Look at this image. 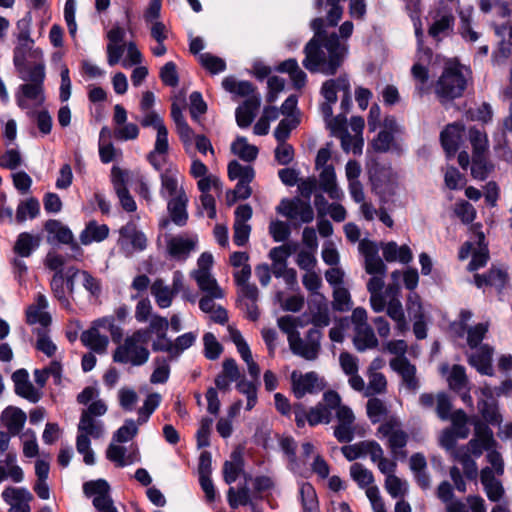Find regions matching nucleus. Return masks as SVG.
I'll return each instance as SVG.
<instances>
[{"label":"nucleus","mask_w":512,"mask_h":512,"mask_svg":"<svg viewBox=\"0 0 512 512\" xmlns=\"http://www.w3.org/2000/svg\"><path fill=\"white\" fill-rule=\"evenodd\" d=\"M345 0H326L328 8L325 18L317 17L311 21L314 36L304 48L303 66L311 73L320 72L324 75H334L341 67L349 53L348 39L351 37L354 25L345 21L339 27V34L328 33L325 26L335 27L343 15L341 2Z\"/></svg>","instance_id":"obj_1"},{"label":"nucleus","mask_w":512,"mask_h":512,"mask_svg":"<svg viewBox=\"0 0 512 512\" xmlns=\"http://www.w3.org/2000/svg\"><path fill=\"white\" fill-rule=\"evenodd\" d=\"M471 78L469 68L457 61H449L434 84V92L442 104L463 96Z\"/></svg>","instance_id":"obj_2"},{"label":"nucleus","mask_w":512,"mask_h":512,"mask_svg":"<svg viewBox=\"0 0 512 512\" xmlns=\"http://www.w3.org/2000/svg\"><path fill=\"white\" fill-rule=\"evenodd\" d=\"M149 331L137 329L127 335L116 347L112 358L115 363L140 367L146 364L150 357L148 349Z\"/></svg>","instance_id":"obj_3"},{"label":"nucleus","mask_w":512,"mask_h":512,"mask_svg":"<svg viewBox=\"0 0 512 512\" xmlns=\"http://www.w3.org/2000/svg\"><path fill=\"white\" fill-rule=\"evenodd\" d=\"M77 430V452L83 455V461L86 465H94L95 456L93 450L91 449L90 437L93 439H100L103 437L105 433L104 423L100 419H92L88 418L87 415H81Z\"/></svg>","instance_id":"obj_4"},{"label":"nucleus","mask_w":512,"mask_h":512,"mask_svg":"<svg viewBox=\"0 0 512 512\" xmlns=\"http://www.w3.org/2000/svg\"><path fill=\"white\" fill-rule=\"evenodd\" d=\"M228 177L230 180H238L235 188L226 193L228 205H233L237 200H246L252 194L250 183L255 178V170L250 165H242L233 160L228 164Z\"/></svg>","instance_id":"obj_5"},{"label":"nucleus","mask_w":512,"mask_h":512,"mask_svg":"<svg viewBox=\"0 0 512 512\" xmlns=\"http://www.w3.org/2000/svg\"><path fill=\"white\" fill-rule=\"evenodd\" d=\"M376 435L379 439L386 440V445L394 459L406 458L407 452L404 448L408 443L409 435L397 418L391 417L381 423Z\"/></svg>","instance_id":"obj_6"},{"label":"nucleus","mask_w":512,"mask_h":512,"mask_svg":"<svg viewBox=\"0 0 512 512\" xmlns=\"http://www.w3.org/2000/svg\"><path fill=\"white\" fill-rule=\"evenodd\" d=\"M455 17L452 9L441 3L429 12L428 35L440 42L454 32Z\"/></svg>","instance_id":"obj_7"},{"label":"nucleus","mask_w":512,"mask_h":512,"mask_svg":"<svg viewBox=\"0 0 512 512\" xmlns=\"http://www.w3.org/2000/svg\"><path fill=\"white\" fill-rule=\"evenodd\" d=\"M296 245L284 244L274 247L269 252V258L272 261L271 271L276 278H283L285 283L293 287L297 284V272L293 268H288L287 260L295 250Z\"/></svg>","instance_id":"obj_8"},{"label":"nucleus","mask_w":512,"mask_h":512,"mask_svg":"<svg viewBox=\"0 0 512 512\" xmlns=\"http://www.w3.org/2000/svg\"><path fill=\"white\" fill-rule=\"evenodd\" d=\"M322 331L310 328L302 338L300 333L290 340L289 348L294 355L307 361H314L321 351Z\"/></svg>","instance_id":"obj_9"},{"label":"nucleus","mask_w":512,"mask_h":512,"mask_svg":"<svg viewBox=\"0 0 512 512\" xmlns=\"http://www.w3.org/2000/svg\"><path fill=\"white\" fill-rule=\"evenodd\" d=\"M117 245L125 257H131L134 253L146 249L147 238L137 229L136 224L130 221L120 228Z\"/></svg>","instance_id":"obj_10"},{"label":"nucleus","mask_w":512,"mask_h":512,"mask_svg":"<svg viewBox=\"0 0 512 512\" xmlns=\"http://www.w3.org/2000/svg\"><path fill=\"white\" fill-rule=\"evenodd\" d=\"M290 380L292 392L298 399L307 394H317L326 386L325 380L315 371L302 373L294 370L290 375Z\"/></svg>","instance_id":"obj_11"},{"label":"nucleus","mask_w":512,"mask_h":512,"mask_svg":"<svg viewBox=\"0 0 512 512\" xmlns=\"http://www.w3.org/2000/svg\"><path fill=\"white\" fill-rule=\"evenodd\" d=\"M277 212L297 224L311 223L314 219V211L309 201L300 198L283 199Z\"/></svg>","instance_id":"obj_12"},{"label":"nucleus","mask_w":512,"mask_h":512,"mask_svg":"<svg viewBox=\"0 0 512 512\" xmlns=\"http://www.w3.org/2000/svg\"><path fill=\"white\" fill-rule=\"evenodd\" d=\"M109 491V484L103 479L89 481L83 485L84 494L88 497H94L93 506L98 512H118Z\"/></svg>","instance_id":"obj_13"},{"label":"nucleus","mask_w":512,"mask_h":512,"mask_svg":"<svg viewBox=\"0 0 512 512\" xmlns=\"http://www.w3.org/2000/svg\"><path fill=\"white\" fill-rule=\"evenodd\" d=\"M474 436L465 445L472 455L476 458L483 454V451H489L491 448H496L497 441L494 439L493 431L487 424L482 423L480 420L473 421Z\"/></svg>","instance_id":"obj_14"},{"label":"nucleus","mask_w":512,"mask_h":512,"mask_svg":"<svg viewBox=\"0 0 512 512\" xmlns=\"http://www.w3.org/2000/svg\"><path fill=\"white\" fill-rule=\"evenodd\" d=\"M197 243L198 238L196 235L183 233L170 236L166 241V248L172 259L184 261L195 250Z\"/></svg>","instance_id":"obj_15"},{"label":"nucleus","mask_w":512,"mask_h":512,"mask_svg":"<svg viewBox=\"0 0 512 512\" xmlns=\"http://www.w3.org/2000/svg\"><path fill=\"white\" fill-rule=\"evenodd\" d=\"M128 172L118 166L111 169V182L122 208L127 212H135L137 205L127 189Z\"/></svg>","instance_id":"obj_16"},{"label":"nucleus","mask_w":512,"mask_h":512,"mask_svg":"<svg viewBox=\"0 0 512 512\" xmlns=\"http://www.w3.org/2000/svg\"><path fill=\"white\" fill-rule=\"evenodd\" d=\"M337 425L333 435L340 443L351 442L354 438L356 426L355 415L348 406L339 407L336 411Z\"/></svg>","instance_id":"obj_17"},{"label":"nucleus","mask_w":512,"mask_h":512,"mask_svg":"<svg viewBox=\"0 0 512 512\" xmlns=\"http://www.w3.org/2000/svg\"><path fill=\"white\" fill-rule=\"evenodd\" d=\"M106 458L117 467H125L140 462L141 456L137 446L124 447L111 443L106 450Z\"/></svg>","instance_id":"obj_18"},{"label":"nucleus","mask_w":512,"mask_h":512,"mask_svg":"<svg viewBox=\"0 0 512 512\" xmlns=\"http://www.w3.org/2000/svg\"><path fill=\"white\" fill-rule=\"evenodd\" d=\"M389 365L393 371L399 374L406 389L416 392L420 383L416 376V367L406 357H394Z\"/></svg>","instance_id":"obj_19"},{"label":"nucleus","mask_w":512,"mask_h":512,"mask_svg":"<svg viewBox=\"0 0 512 512\" xmlns=\"http://www.w3.org/2000/svg\"><path fill=\"white\" fill-rule=\"evenodd\" d=\"M468 354V363L474 367L480 374L492 376L494 371L492 367L493 347L483 344Z\"/></svg>","instance_id":"obj_20"},{"label":"nucleus","mask_w":512,"mask_h":512,"mask_svg":"<svg viewBox=\"0 0 512 512\" xmlns=\"http://www.w3.org/2000/svg\"><path fill=\"white\" fill-rule=\"evenodd\" d=\"M181 175L176 168H168L161 173V189L160 195L165 199L179 197L186 194L182 184L180 183Z\"/></svg>","instance_id":"obj_21"},{"label":"nucleus","mask_w":512,"mask_h":512,"mask_svg":"<svg viewBox=\"0 0 512 512\" xmlns=\"http://www.w3.org/2000/svg\"><path fill=\"white\" fill-rule=\"evenodd\" d=\"M2 498L10 505L8 512H30L28 501L32 495L26 488L8 487L3 490Z\"/></svg>","instance_id":"obj_22"},{"label":"nucleus","mask_w":512,"mask_h":512,"mask_svg":"<svg viewBox=\"0 0 512 512\" xmlns=\"http://www.w3.org/2000/svg\"><path fill=\"white\" fill-rule=\"evenodd\" d=\"M15 393L32 403L40 400L41 393L37 390L29 380L28 372L25 369H19L12 374Z\"/></svg>","instance_id":"obj_23"},{"label":"nucleus","mask_w":512,"mask_h":512,"mask_svg":"<svg viewBox=\"0 0 512 512\" xmlns=\"http://www.w3.org/2000/svg\"><path fill=\"white\" fill-rule=\"evenodd\" d=\"M0 419L9 434L16 436L22 431L27 420V415L18 407L8 406L1 413Z\"/></svg>","instance_id":"obj_24"},{"label":"nucleus","mask_w":512,"mask_h":512,"mask_svg":"<svg viewBox=\"0 0 512 512\" xmlns=\"http://www.w3.org/2000/svg\"><path fill=\"white\" fill-rule=\"evenodd\" d=\"M353 345L358 352L376 349L379 346L378 338L369 325L355 327L353 329Z\"/></svg>","instance_id":"obj_25"},{"label":"nucleus","mask_w":512,"mask_h":512,"mask_svg":"<svg viewBox=\"0 0 512 512\" xmlns=\"http://www.w3.org/2000/svg\"><path fill=\"white\" fill-rule=\"evenodd\" d=\"M463 130L464 126L462 124L453 123L447 125L446 128L441 132V144L449 158L454 156L458 150Z\"/></svg>","instance_id":"obj_26"},{"label":"nucleus","mask_w":512,"mask_h":512,"mask_svg":"<svg viewBox=\"0 0 512 512\" xmlns=\"http://www.w3.org/2000/svg\"><path fill=\"white\" fill-rule=\"evenodd\" d=\"M223 89L234 97L250 99L252 96H260L255 86L245 80H237L234 76H227L222 80Z\"/></svg>","instance_id":"obj_27"},{"label":"nucleus","mask_w":512,"mask_h":512,"mask_svg":"<svg viewBox=\"0 0 512 512\" xmlns=\"http://www.w3.org/2000/svg\"><path fill=\"white\" fill-rule=\"evenodd\" d=\"M188 196L187 194H182L179 197L170 198L167 200V211L170 216L171 221L179 226L183 227L187 224L188 221Z\"/></svg>","instance_id":"obj_28"},{"label":"nucleus","mask_w":512,"mask_h":512,"mask_svg":"<svg viewBox=\"0 0 512 512\" xmlns=\"http://www.w3.org/2000/svg\"><path fill=\"white\" fill-rule=\"evenodd\" d=\"M496 477L497 475L490 467H485L480 472L481 483L488 499L492 502H498L504 494V488Z\"/></svg>","instance_id":"obj_29"},{"label":"nucleus","mask_w":512,"mask_h":512,"mask_svg":"<svg viewBox=\"0 0 512 512\" xmlns=\"http://www.w3.org/2000/svg\"><path fill=\"white\" fill-rule=\"evenodd\" d=\"M44 99L43 85L39 84H23L16 94L17 105L21 109L29 107L28 101H34L35 104L40 105L44 102Z\"/></svg>","instance_id":"obj_30"},{"label":"nucleus","mask_w":512,"mask_h":512,"mask_svg":"<svg viewBox=\"0 0 512 512\" xmlns=\"http://www.w3.org/2000/svg\"><path fill=\"white\" fill-rule=\"evenodd\" d=\"M260 96H252L240 105L235 112L236 122L240 128H247L253 122L260 106Z\"/></svg>","instance_id":"obj_31"},{"label":"nucleus","mask_w":512,"mask_h":512,"mask_svg":"<svg viewBox=\"0 0 512 512\" xmlns=\"http://www.w3.org/2000/svg\"><path fill=\"white\" fill-rule=\"evenodd\" d=\"M110 229L106 224H99L95 220L89 221L80 233V243L88 246L94 242H102L109 236Z\"/></svg>","instance_id":"obj_32"},{"label":"nucleus","mask_w":512,"mask_h":512,"mask_svg":"<svg viewBox=\"0 0 512 512\" xmlns=\"http://www.w3.org/2000/svg\"><path fill=\"white\" fill-rule=\"evenodd\" d=\"M319 185L323 192L333 200H340L343 192L336 183V174L333 166H326L319 175Z\"/></svg>","instance_id":"obj_33"},{"label":"nucleus","mask_w":512,"mask_h":512,"mask_svg":"<svg viewBox=\"0 0 512 512\" xmlns=\"http://www.w3.org/2000/svg\"><path fill=\"white\" fill-rule=\"evenodd\" d=\"M84 346L90 348L92 351L103 354L107 350L109 338L107 335L101 334L97 327H90L84 331L80 337Z\"/></svg>","instance_id":"obj_34"},{"label":"nucleus","mask_w":512,"mask_h":512,"mask_svg":"<svg viewBox=\"0 0 512 512\" xmlns=\"http://www.w3.org/2000/svg\"><path fill=\"white\" fill-rule=\"evenodd\" d=\"M386 313L395 322V329L399 334H404L409 330L402 303L396 295L390 297L387 303Z\"/></svg>","instance_id":"obj_35"},{"label":"nucleus","mask_w":512,"mask_h":512,"mask_svg":"<svg viewBox=\"0 0 512 512\" xmlns=\"http://www.w3.org/2000/svg\"><path fill=\"white\" fill-rule=\"evenodd\" d=\"M281 73H287L293 83L294 88L301 89L306 85L307 75L299 67L298 62L294 58L281 62L277 68Z\"/></svg>","instance_id":"obj_36"},{"label":"nucleus","mask_w":512,"mask_h":512,"mask_svg":"<svg viewBox=\"0 0 512 512\" xmlns=\"http://www.w3.org/2000/svg\"><path fill=\"white\" fill-rule=\"evenodd\" d=\"M150 289L152 296L155 298L156 304L160 308L164 309L171 306L175 294L162 279H156L152 283Z\"/></svg>","instance_id":"obj_37"},{"label":"nucleus","mask_w":512,"mask_h":512,"mask_svg":"<svg viewBox=\"0 0 512 512\" xmlns=\"http://www.w3.org/2000/svg\"><path fill=\"white\" fill-rule=\"evenodd\" d=\"M231 151L234 155L246 162L254 161L259 153L258 148L255 145L249 144L247 139L243 136H238L232 142Z\"/></svg>","instance_id":"obj_38"},{"label":"nucleus","mask_w":512,"mask_h":512,"mask_svg":"<svg viewBox=\"0 0 512 512\" xmlns=\"http://www.w3.org/2000/svg\"><path fill=\"white\" fill-rule=\"evenodd\" d=\"M469 141L472 147V157L487 156L489 141L487 134L475 127H471L468 132Z\"/></svg>","instance_id":"obj_39"},{"label":"nucleus","mask_w":512,"mask_h":512,"mask_svg":"<svg viewBox=\"0 0 512 512\" xmlns=\"http://www.w3.org/2000/svg\"><path fill=\"white\" fill-rule=\"evenodd\" d=\"M45 231L48 233L49 238L61 244L72 242L74 236L68 226L64 225L58 220H48L45 224Z\"/></svg>","instance_id":"obj_40"},{"label":"nucleus","mask_w":512,"mask_h":512,"mask_svg":"<svg viewBox=\"0 0 512 512\" xmlns=\"http://www.w3.org/2000/svg\"><path fill=\"white\" fill-rule=\"evenodd\" d=\"M299 494L303 512H320L317 493L311 483H302Z\"/></svg>","instance_id":"obj_41"},{"label":"nucleus","mask_w":512,"mask_h":512,"mask_svg":"<svg viewBox=\"0 0 512 512\" xmlns=\"http://www.w3.org/2000/svg\"><path fill=\"white\" fill-rule=\"evenodd\" d=\"M478 248L473 251L472 259L468 264L467 269L469 271H476L484 267L489 259V251L485 244V235L483 232L477 233Z\"/></svg>","instance_id":"obj_42"},{"label":"nucleus","mask_w":512,"mask_h":512,"mask_svg":"<svg viewBox=\"0 0 512 512\" xmlns=\"http://www.w3.org/2000/svg\"><path fill=\"white\" fill-rule=\"evenodd\" d=\"M478 409L481 416L488 424L500 426L502 423V415L494 399L478 402Z\"/></svg>","instance_id":"obj_43"},{"label":"nucleus","mask_w":512,"mask_h":512,"mask_svg":"<svg viewBox=\"0 0 512 512\" xmlns=\"http://www.w3.org/2000/svg\"><path fill=\"white\" fill-rule=\"evenodd\" d=\"M5 464L8 466V471L3 466H0V483L10 478L15 483H20L24 478L23 470L16 464V454L8 453L5 458Z\"/></svg>","instance_id":"obj_44"},{"label":"nucleus","mask_w":512,"mask_h":512,"mask_svg":"<svg viewBox=\"0 0 512 512\" xmlns=\"http://www.w3.org/2000/svg\"><path fill=\"white\" fill-rule=\"evenodd\" d=\"M201 291L215 298H223L224 293L210 273L192 274Z\"/></svg>","instance_id":"obj_45"},{"label":"nucleus","mask_w":512,"mask_h":512,"mask_svg":"<svg viewBox=\"0 0 512 512\" xmlns=\"http://www.w3.org/2000/svg\"><path fill=\"white\" fill-rule=\"evenodd\" d=\"M333 81H325L321 87V94L325 99L320 106L321 113L325 119V122L328 121L333 115V105L337 102L338 98L333 91Z\"/></svg>","instance_id":"obj_46"},{"label":"nucleus","mask_w":512,"mask_h":512,"mask_svg":"<svg viewBox=\"0 0 512 512\" xmlns=\"http://www.w3.org/2000/svg\"><path fill=\"white\" fill-rule=\"evenodd\" d=\"M39 246V241L27 232L20 233L14 245V252L20 257H29Z\"/></svg>","instance_id":"obj_47"},{"label":"nucleus","mask_w":512,"mask_h":512,"mask_svg":"<svg viewBox=\"0 0 512 512\" xmlns=\"http://www.w3.org/2000/svg\"><path fill=\"white\" fill-rule=\"evenodd\" d=\"M451 421L453 430L459 439H466L470 434L469 429V417L466 412L462 409L453 411L452 416L448 419Z\"/></svg>","instance_id":"obj_48"},{"label":"nucleus","mask_w":512,"mask_h":512,"mask_svg":"<svg viewBox=\"0 0 512 512\" xmlns=\"http://www.w3.org/2000/svg\"><path fill=\"white\" fill-rule=\"evenodd\" d=\"M277 325L279 329L287 335L288 344H290L291 339L298 336V328L304 327L302 319L292 315H285L278 318Z\"/></svg>","instance_id":"obj_49"},{"label":"nucleus","mask_w":512,"mask_h":512,"mask_svg":"<svg viewBox=\"0 0 512 512\" xmlns=\"http://www.w3.org/2000/svg\"><path fill=\"white\" fill-rule=\"evenodd\" d=\"M329 81L334 82L333 91L335 92V95H337L338 92L342 93L341 107L343 109V114H345L348 112L351 105L350 81L346 75H340L336 79H329Z\"/></svg>","instance_id":"obj_50"},{"label":"nucleus","mask_w":512,"mask_h":512,"mask_svg":"<svg viewBox=\"0 0 512 512\" xmlns=\"http://www.w3.org/2000/svg\"><path fill=\"white\" fill-rule=\"evenodd\" d=\"M368 385L365 389V396L370 397L377 394H384L387 391V379L383 373L367 372Z\"/></svg>","instance_id":"obj_51"},{"label":"nucleus","mask_w":512,"mask_h":512,"mask_svg":"<svg viewBox=\"0 0 512 512\" xmlns=\"http://www.w3.org/2000/svg\"><path fill=\"white\" fill-rule=\"evenodd\" d=\"M161 403V395L159 393H151L149 394L143 402V405L138 409V419L137 422L139 425L146 423L153 412L159 407Z\"/></svg>","instance_id":"obj_52"},{"label":"nucleus","mask_w":512,"mask_h":512,"mask_svg":"<svg viewBox=\"0 0 512 512\" xmlns=\"http://www.w3.org/2000/svg\"><path fill=\"white\" fill-rule=\"evenodd\" d=\"M50 286L54 297L60 304L66 309L70 308V301L67 297L68 291L65 287L64 272L54 273Z\"/></svg>","instance_id":"obj_53"},{"label":"nucleus","mask_w":512,"mask_h":512,"mask_svg":"<svg viewBox=\"0 0 512 512\" xmlns=\"http://www.w3.org/2000/svg\"><path fill=\"white\" fill-rule=\"evenodd\" d=\"M40 211V205L37 199L30 198L26 201H22L16 210V220L19 223L26 221L27 219L35 218Z\"/></svg>","instance_id":"obj_54"},{"label":"nucleus","mask_w":512,"mask_h":512,"mask_svg":"<svg viewBox=\"0 0 512 512\" xmlns=\"http://www.w3.org/2000/svg\"><path fill=\"white\" fill-rule=\"evenodd\" d=\"M489 330V323H478L474 326H469L464 331L467 334V344L470 349H475L481 346L482 340L485 338Z\"/></svg>","instance_id":"obj_55"},{"label":"nucleus","mask_w":512,"mask_h":512,"mask_svg":"<svg viewBox=\"0 0 512 512\" xmlns=\"http://www.w3.org/2000/svg\"><path fill=\"white\" fill-rule=\"evenodd\" d=\"M155 368L150 376L152 384H164L170 376V364L164 357H156L154 360Z\"/></svg>","instance_id":"obj_56"},{"label":"nucleus","mask_w":512,"mask_h":512,"mask_svg":"<svg viewBox=\"0 0 512 512\" xmlns=\"http://www.w3.org/2000/svg\"><path fill=\"white\" fill-rule=\"evenodd\" d=\"M366 412L372 423H378L388 414V409L384 401L373 397L367 401Z\"/></svg>","instance_id":"obj_57"},{"label":"nucleus","mask_w":512,"mask_h":512,"mask_svg":"<svg viewBox=\"0 0 512 512\" xmlns=\"http://www.w3.org/2000/svg\"><path fill=\"white\" fill-rule=\"evenodd\" d=\"M350 475L361 488L371 487L370 485L374 482L373 473L360 463L351 465Z\"/></svg>","instance_id":"obj_58"},{"label":"nucleus","mask_w":512,"mask_h":512,"mask_svg":"<svg viewBox=\"0 0 512 512\" xmlns=\"http://www.w3.org/2000/svg\"><path fill=\"white\" fill-rule=\"evenodd\" d=\"M199 61L202 67L212 75L219 74L226 70L225 60L211 53L200 54Z\"/></svg>","instance_id":"obj_59"},{"label":"nucleus","mask_w":512,"mask_h":512,"mask_svg":"<svg viewBox=\"0 0 512 512\" xmlns=\"http://www.w3.org/2000/svg\"><path fill=\"white\" fill-rule=\"evenodd\" d=\"M228 503L231 508L246 506L251 504L250 490L247 486L238 488L237 490L230 487L227 493Z\"/></svg>","instance_id":"obj_60"},{"label":"nucleus","mask_w":512,"mask_h":512,"mask_svg":"<svg viewBox=\"0 0 512 512\" xmlns=\"http://www.w3.org/2000/svg\"><path fill=\"white\" fill-rule=\"evenodd\" d=\"M385 489L392 498L403 497L408 492V483L398 476L389 475L385 478Z\"/></svg>","instance_id":"obj_61"},{"label":"nucleus","mask_w":512,"mask_h":512,"mask_svg":"<svg viewBox=\"0 0 512 512\" xmlns=\"http://www.w3.org/2000/svg\"><path fill=\"white\" fill-rule=\"evenodd\" d=\"M26 320L30 325L39 324L45 330L51 324V316L45 309L29 306L26 311Z\"/></svg>","instance_id":"obj_62"},{"label":"nucleus","mask_w":512,"mask_h":512,"mask_svg":"<svg viewBox=\"0 0 512 512\" xmlns=\"http://www.w3.org/2000/svg\"><path fill=\"white\" fill-rule=\"evenodd\" d=\"M333 308L336 311H348L352 307L351 295L343 286H337L333 289Z\"/></svg>","instance_id":"obj_63"},{"label":"nucleus","mask_w":512,"mask_h":512,"mask_svg":"<svg viewBox=\"0 0 512 512\" xmlns=\"http://www.w3.org/2000/svg\"><path fill=\"white\" fill-rule=\"evenodd\" d=\"M331 416L330 409L320 402L308 411V424L310 426H316L321 423L328 424L331 422Z\"/></svg>","instance_id":"obj_64"}]
</instances>
